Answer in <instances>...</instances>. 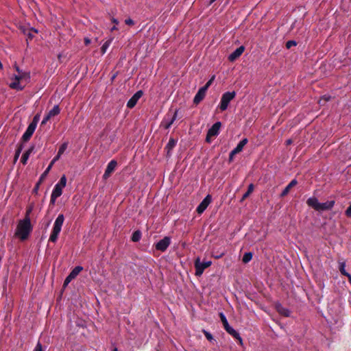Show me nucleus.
<instances>
[{
	"label": "nucleus",
	"mask_w": 351,
	"mask_h": 351,
	"mask_svg": "<svg viewBox=\"0 0 351 351\" xmlns=\"http://www.w3.org/2000/svg\"><path fill=\"white\" fill-rule=\"evenodd\" d=\"M221 126V122L217 121L215 123L210 129H208L206 137V141L207 143H210L211 138L217 136L219 134Z\"/></svg>",
	"instance_id": "obj_6"
},
{
	"label": "nucleus",
	"mask_w": 351,
	"mask_h": 351,
	"mask_svg": "<svg viewBox=\"0 0 351 351\" xmlns=\"http://www.w3.org/2000/svg\"><path fill=\"white\" fill-rule=\"evenodd\" d=\"M141 238V232L140 230H136L133 232L131 240L133 242H138Z\"/></svg>",
	"instance_id": "obj_27"
},
{
	"label": "nucleus",
	"mask_w": 351,
	"mask_h": 351,
	"mask_svg": "<svg viewBox=\"0 0 351 351\" xmlns=\"http://www.w3.org/2000/svg\"><path fill=\"white\" fill-rule=\"evenodd\" d=\"M90 40L88 38H84V43L86 45H88L90 43Z\"/></svg>",
	"instance_id": "obj_49"
},
{
	"label": "nucleus",
	"mask_w": 351,
	"mask_h": 351,
	"mask_svg": "<svg viewBox=\"0 0 351 351\" xmlns=\"http://www.w3.org/2000/svg\"><path fill=\"white\" fill-rule=\"evenodd\" d=\"M237 154H234L233 153V151H231L230 154H229V162H231L233 159H234V156L236 155Z\"/></svg>",
	"instance_id": "obj_48"
},
{
	"label": "nucleus",
	"mask_w": 351,
	"mask_h": 351,
	"mask_svg": "<svg viewBox=\"0 0 351 351\" xmlns=\"http://www.w3.org/2000/svg\"><path fill=\"white\" fill-rule=\"evenodd\" d=\"M202 332L209 341H212L213 340H214L213 335L208 331L203 330Z\"/></svg>",
	"instance_id": "obj_36"
},
{
	"label": "nucleus",
	"mask_w": 351,
	"mask_h": 351,
	"mask_svg": "<svg viewBox=\"0 0 351 351\" xmlns=\"http://www.w3.org/2000/svg\"><path fill=\"white\" fill-rule=\"evenodd\" d=\"M110 41H106L101 47V53L104 54L106 53L107 49L108 48L109 45H110Z\"/></svg>",
	"instance_id": "obj_37"
},
{
	"label": "nucleus",
	"mask_w": 351,
	"mask_h": 351,
	"mask_svg": "<svg viewBox=\"0 0 351 351\" xmlns=\"http://www.w3.org/2000/svg\"><path fill=\"white\" fill-rule=\"evenodd\" d=\"M245 50V47L243 46H240L237 49H236L230 56H228V60L230 62L234 61L237 59L241 54L243 53Z\"/></svg>",
	"instance_id": "obj_17"
},
{
	"label": "nucleus",
	"mask_w": 351,
	"mask_h": 351,
	"mask_svg": "<svg viewBox=\"0 0 351 351\" xmlns=\"http://www.w3.org/2000/svg\"><path fill=\"white\" fill-rule=\"evenodd\" d=\"M346 277L348 278V281L351 284V275L349 274L346 276Z\"/></svg>",
	"instance_id": "obj_51"
},
{
	"label": "nucleus",
	"mask_w": 351,
	"mask_h": 351,
	"mask_svg": "<svg viewBox=\"0 0 351 351\" xmlns=\"http://www.w3.org/2000/svg\"><path fill=\"white\" fill-rule=\"evenodd\" d=\"M296 45L297 43L295 40H289L286 43V47L287 49H290L291 47Z\"/></svg>",
	"instance_id": "obj_40"
},
{
	"label": "nucleus",
	"mask_w": 351,
	"mask_h": 351,
	"mask_svg": "<svg viewBox=\"0 0 351 351\" xmlns=\"http://www.w3.org/2000/svg\"><path fill=\"white\" fill-rule=\"evenodd\" d=\"M330 98H331V97L330 95H323L319 100V104L321 106L324 105L326 102H328L330 99Z\"/></svg>",
	"instance_id": "obj_31"
},
{
	"label": "nucleus",
	"mask_w": 351,
	"mask_h": 351,
	"mask_svg": "<svg viewBox=\"0 0 351 351\" xmlns=\"http://www.w3.org/2000/svg\"><path fill=\"white\" fill-rule=\"evenodd\" d=\"M33 351H43L41 343L38 341Z\"/></svg>",
	"instance_id": "obj_44"
},
{
	"label": "nucleus",
	"mask_w": 351,
	"mask_h": 351,
	"mask_svg": "<svg viewBox=\"0 0 351 351\" xmlns=\"http://www.w3.org/2000/svg\"><path fill=\"white\" fill-rule=\"evenodd\" d=\"M178 140L170 138L169 142L166 145L165 147V150L167 152V156H171V150L176 147L177 144Z\"/></svg>",
	"instance_id": "obj_20"
},
{
	"label": "nucleus",
	"mask_w": 351,
	"mask_h": 351,
	"mask_svg": "<svg viewBox=\"0 0 351 351\" xmlns=\"http://www.w3.org/2000/svg\"><path fill=\"white\" fill-rule=\"evenodd\" d=\"M219 317H220V319L223 324V328L224 329L227 328L228 327L230 326L229 324H228V322L226 319V317L225 316V315L223 313H219Z\"/></svg>",
	"instance_id": "obj_29"
},
{
	"label": "nucleus",
	"mask_w": 351,
	"mask_h": 351,
	"mask_svg": "<svg viewBox=\"0 0 351 351\" xmlns=\"http://www.w3.org/2000/svg\"><path fill=\"white\" fill-rule=\"evenodd\" d=\"M67 147H68V143L67 142H65V143H62L60 145V147H59L58 153H59L60 154L62 155L64 154V152H65V150L66 149Z\"/></svg>",
	"instance_id": "obj_33"
},
{
	"label": "nucleus",
	"mask_w": 351,
	"mask_h": 351,
	"mask_svg": "<svg viewBox=\"0 0 351 351\" xmlns=\"http://www.w3.org/2000/svg\"><path fill=\"white\" fill-rule=\"evenodd\" d=\"M335 204V200H330L324 203H320L318 202L317 198L315 197H309L306 200V204L309 207L319 212L331 210L334 207Z\"/></svg>",
	"instance_id": "obj_2"
},
{
	"label": "nucleus",
	"mask_w": 351,
	"mask_h": 351,
	"mask_svg": "<svg viewBox=\"0 0 351 351\" xmlns=\"http://www.w3.org/2000/svg\"><path fill=\"white\" fill-rule=\"evenodd\" d=\"M32 211V207L27 208L26 210V212H25V215L24 219H26L27 217L28 219H30L29 215H30Z\"/></svg>",
	"instance_id": "obj_42"
},
{
	"label": "nucleus",
	"mask_w": 351,
	"mask_h": 351,
	"mask_svg": "<svg viewBox=\"0 0 351 351\" xmlns=\"http://www.w3.org/2000/svg\"><path fill=\"white\" fill-rule=\"evenodd\" d=\"M216 0H210V4L213 3V2H215Z\"/></svg>",
	"instance_id": "obj_57"
},
{
	"label": "nucleus",
	"mask_w": 351,
	"mask_h": 351,
	"mask_svg": "<svg viewBox=\"0 0 351 351\" xmlns=\"http://www.w3.org/2000/svg\"><path fill=\"white\" fill-rule=\"evenodd\" d=\"M226 331L232 335L235 339L238 341V343L240 345H243V340L242 338L240 337L239 333L236 331L234 328H232L230 326L225 329Z\"/></svg>",
	"instance_id": "obj_19"
},
{
	"label": "nucleus",
	"mask_w": 351,
	"mask_h": 351,
	"mask_svg": "<svg viewBox=\"0 0 351 351\" xmlns=\"http://www.w3.org/2000/svg\"><path fill=\"white\" fill-rule=\"evenodd\" d=\"M125 23L128 25H133L134 24V22L132 19L129 18L125 20Z\"/></svg>",
	"instance_id": "obj_46"
},
{
	"label": "nucleus",
	"mask_w": 351,
	"mask_h": 351,
	"mask_svg": "<svg viewBox=\"0 0 351 351\" xmlns=\"http://www.w3.org/2000/svg\"><path fill=\"white\" fill-rule=\"evenodd\" d=\"M247 142H248L247 138H245L242 139L237 144V147L234 149H232V151H233L234 154H237L240 153L243 150L244 146L247 143Z\"/></svg>",
	"instance_id": "obj_23"
},
{
	"label": "nucleus",
	"mask_w": 351,
	"mask_h": 351,
	"mask_svg": "<svg viewBox=\"0 0 351 351\" xmlns=\"http://www.w3.org/2000/svg\"><path fill=\"white\" fill-rule=\"evenodd\" d=\"M66 178L65 176H62L59 182L55 185L52 193L57 194L58 195H61L62 193V189L66 186Z\"/></svg>",
	"instance_id": "obj_12"
},
{
	"label": "nucleus",
	"mask_w": 351,
	"mask_h": 351,
	"mask_svg": "<svg viewBox=\"0 0 351 351\" xmlns=\"http://www.w3.org/2000/svg\"><path fill=\"white\" fill-rule=\"evenodd\" d=\"M36 128H34V125H28L27 128L26 129L25 132L23 134L21 137V141L23 142H27L28 141L30 138L32 137V134H34Z\"/></svg>",
	"instance_id": "obj_16"
},
{
	"label": "nucleus",
	"mask_w": 351,
	"mask_h": 351,
	"mask_svg": "<svg viewBox=\"0 0 351 351\" xmlns=\"http://www.w3.org/2000/svg\"><path fill=\"white\" fill-rule=\"evenodd\" d=\"M346 263L344 262H342V263H339V271L341 272V274L343 275V276H346L348 274H349V273H348L346 271Z\"/></svg>",
	"instance_id": "obj_32"
},
{
	"label": "nucleus",
	"mask_w": 351,
	"mask_h": 351,
	"mask_svg": "<svg viewBox=\"0 0 351 351\" xmlns=\"http://www.w3.org/2000/svg\"><path fill=\"white\" fill-rule=\"evenodd\" d=\"M275 308H276V310L277 311V312L280 314L281 315L284 316V317H288L290 316V311L284 307L280 303H277L275 305Z\"/></svg>",
	"instance_id": "obj_18"
},
{
	"label": "nucleus",
	"mask_w": 351,
	"mask_h": 351,
	"mask_svg": "<svg viewBox=\"0 0 351 351\" xmlns=\"http://www.w3.org/2000/svg\"><path fill=\"white\" fill-rule=\"evenodd\" d=\"M29 74L28 73H23L21 75H15V80L10 84V87L17 90H22L25 86H22L20 83V81L25 78L29 79Z\"/></svg>",
	"instance_id": "obj_7"
},
{
	"label": "nucleus",
	"mask_w": 351,
	"mask_h": 351,
	"mask_svg": "<svg viewBox=\"0 0 351 351\" xmlns=\"http://www.w3.org/2000/svg\"><path fill=\"white\" fill-rule=\"evenodd\" d=\"M34 37V35L32 34V33H28L27 34V38L29 39V40H32Z\"/></svg>",
	"instance_id": "obj_50"
},
{
	"label": "nucleus",
	"mask_w": 351,
	"mask_h": 351,
	"mask_svg": "<svg viewBox=\"0 0 351 351\" xmlns=\"http://www.w3.org/2000/svg\"><path fill=\"white\" fill-rule=\"evenodd\" d=\"M170 244V237H165L162 239L160 240L158 242L156 243L155 248L160 252H165L167 250Z\"/></svg>",
	"instance_id": "obj_10"
},
{
	"label": "nucleus",
	"mask_w": 351,
	"mask_h": 351,
	"mask_svg": "<svg viewBox=\"0 0 351 351\" xmlns=\"http://www.w3.org/2000/svg\"><path fill=\"white\" fill-rule=\"evenodd\" d=\"M253 257V253L251 252H245L243 256L242 261L243 263H249Z\"/></svg>",
	"instance_id": "obj_28"
},
{
	"label": "nucleus",
	"mask_w": 351,
	"mask_h": 351,
	"mask_svg": "<svg viewBox=\"0 0 351 351\" xmlns=\"http://www.w3.org/2000/svg\"><path fill=\"white\" fill-rule=\"evenodd\" d=\"M212 197L210 195H207L204 199L201 202L196 208V211L198 214H202L210 204Z\"/></svg>",
	"instance_id": "obj_13"
},
{
	"label": "nucleus",
	"mask_w": 351,
	"mask_h": 351,
	"mask_svg": "<svg viewBox=\"0 0 351 351\" xmlns=\"http://www.w3.org/2000/svg\"><path fill=\"white\" fill-rule=\"evenodd\" d=\"M38 121H39V115L36 114V116H34L32 121L29 123V125H34V128H36L37 123H38Z\"/></svg>",
	"instance_id": "obj_38"
},
{
	"label": "nucleus",
	"mask_w": 351,
	"mask_h": 351,
	"mask_svg": "<svg viewBox=\"0 0 351 351\" xmlns=\"http://www.w3.org/2000/svg\"><path fill=\"white\" fill-rule=\"evenodd\" d=\"M117 166V162L115 160H110L105 170V172L103 175V179L107 180L111 174L114 171L116 167Z\"/></svg>",
	"instance_id": "obj_11"
},
{
	"label": "nucleus",
	"mask_w": 351,
	"mask_h": 351,
	"mask_svg": "<svg viewBox=\"0 0 351 351\" xmlns=\"http://www.w3.org/2000/svg\"><path fill=\"white\" fill-rule=\"evenodd\" d=\"M60 112V109L58 105L53 106V108L49 111L47 114L51 118L59 114Z\"/></svg>",
	"instance_id": "obj_25"
},
{
	"label": "nucleus",
	"mask_w": 351,
	"mask_h": 351,
	"mask_svg": "<svg viewBox=\"0 0 351 351\" xmlns=\"http://www.w3.org/2000/svg\"><path fill=\"white\" fill-rule=\"evenodd\" d=\"M345 215L348 217H351V204H350V206L347 208V209L345 211Z\"/></svg>",
	"instance_id": "obj_43"
},
{
	"label": "nucleus",
	"mask_w": 351,
	"mask_h": 351,
	"mask_svg": "<svg viewBox=\"0 0 351 351\" xmlns=\"http://www.w3.org/2000/svg\"><path fill=\"white\" fill-rule=\"evenodd\" d=\"M83 270V267L82 266H76L74 267L70 274L66 276L64 281L63 287H66L70 282L75 278L80 271Z\"/></svg>",
	"instance_id": "obj_9"
},
{
	"label": "nucleus",
	"mask_w": 351,
	"mask_h": 351,
	"mask_svg": "<svg viewBox=\"0 0 351 351\" xmlns=\"http://www.w3.org/2000/svg\"><path fill=\"white\" fill-rule=\"evenodd\" d=\"M298 184V181L296 179L292 180L288 185L283 189L280 194V197H283L288 195L290 190Z\"/></svg>",
	"instance_id": "obj_21"
},
{
	"label": "nucleus",
	"mask_w": 351,
	"mask_h": 351,
	"mask_svg": "<svg viewBox=\"0 0 351 351\" xmlns=\"http://www.w3.org/2000/svg\"><path fill=\"white\" fill-rule=\"evenodd\" d=\"M206 92V88L201 87L193 98V104L195 105L199 104L204 99Z\"/></svg>",
	"instance_id": "obj_15"
},
{
	"label": "nucleus",
	"mask_w": 351,
	"mask_h": 351,
	"mask_svg": "<svg viewBox=\"0 0 351 351\" xmlns=\"http://www.w3.org/2000/svg\"><path fill=\"white\" fill-rule=\"evenodd\" d=\"M34 145H32L23 155L21 159V162L23 163V165H26L27 160L30 156V154L34 152Z\"/></svg>",
	"instance_id": "obj_22"
},
{
	"label": "nucleus",
	"mask_w": 351,
	"mask_h": 351,
	"mask_svg": "<svg viewBox=\"0 0 351 351\" xmlns=\"http://www.w3.org/2000/svg\"><path fill=\"white\" fill-rule=\"evenodd\" d=\"M112 351H118L117 348L116 347H114L112 349Z\"/></svg>",
	"instance_id": "obj_55"
},
{
	"label": "nucleus",
	"mask_w": 351,
	"mask_h": 351,
	"mask_svg": "<svg viewBox=\"0 0 351 351\" xmlns=\"http://www.w3.org/2000/svg\"><path fill=\"white\" fill-rule=\"evenodd\" d=\"M62 155L60 154L59 153L57 154V155L53 158V160L51 161L50 164L49 165H50L51 167L53 165V164L60 159V156Z\"/></svg>",
	"instance_id": "obj_41"
},
{
	"label": "nucleus",
	"mask_w": 351,
	"mask_h": 351,
	"mask_svg": "<svg viewBox=\"0 0 351 351\" xmlns=\"http://www.w3.org/2000/svg\"><path fill=\"white\" fill-rule=\"evenodd\" d=\"M40 184L41 183H39V181H38V182L36 184L34 188L33 189V191H32L33 193L36 194L38 193V191L39 189V186Z\"/></svg>",
	"instance_id": "obj_45"
},
{
	"label": "nucleus",
	"mask_w": 351,
	"mask_h": 351,
	"mask_svg": "<svg viewBox=\"0 0 351 351\" xmlns=\"http://www.w3.org/2000/svg\"><path fill=\"white\" fill-rule=\"evenodd\" d=\"M225 254V252L223 251L221 252H213L212 254V256L216 259H219L221 258L223 256H224Z\"/></svg>",
	"instance_id": "obj_35"
},
{
	"label": "nucleus",
	"mask_w": 351,
	"mask_h": 351,
	"mask_svg": "<svg viewBox=\"0 0 351 351\" xmlns=\"http://www.w3.org/2000/svg\"><path fill=\"white\" fill-rule=\"evenodd\" d=\"M254 186L253 184H250L248 186L247 191L243 195L241 202L244 201L245 199H247L251 193L254 191Z\"/></svg>",
	"instance_id": "obj_24"
},
{
	"label": "nucleus",
	"mask_w": 351,
	"mask_h": 351,
	"mask_svg": "<svg viewBox=\"0 0 351 351\" xmlns=\"http://www.w3.org/2000/svg\"><path fill=\"white\" fill-rule=\"evenodd\" d=\"M16 71H17L18 72H19V68H18V67H16Z\"/></svg>",
	"instance_id": "obj_58"
},
{
	"label": "nucleus",
	"mask_w": 351,
	"mask_h": 351,
	"mask_svg": "<svg viewBox=\"0 0 351 351\" xmlns=\"http://www.w3.org/2000/svg\"><path fill=\"white\" fill-rule=\"evenodd\" d=\"M64 221V216L63 214H60L56 219L55 220L53 227L51 233L49 237V241L53 243H56L58 235L61 231L62 226Z\"/></svg>",
	"instance_id": "obj_3"
},
{
	"label": "nucleus",
	"mask_w": 351,
	"mask_h": 351,
	"mask_svg": "<svg viewBox=\"0 0 351 351\" xmlns=\"http://www.w3.org/2000/svg\"><path fill=\"white\" fill-rule=\"evenodd\" d=\"M51 167L50 165H49L47 167V168L45 169V171L41 174V176L38 180L39 183H42L43 182V180L45 179L46 176L49 173V171L51 170Z\"/></svg>",
	"instance_id": "obj_30"
},
{
	"label": "nucleus",
	"mask_w": 351,
	"mask_h": 351,
	"mask_svg": "<svg viewBox=\"0 0 351 351\" xmlns=\"http://www.w3.org/2000/svg\"><path fill=\"white\" fill-rule=\"evenodd\" d=\"M3 68V64L1 63V62L0 61V69H1Z\"/></svg>",
	"instance_id": "obj_56"
},
{
	"label": "nucleus",
	"mask_w": 351,
	"mask_h": 351,
	"mask_svg": "<svg viewBox=\"0 0 351 351\" xmlns=\"http://www.w3.org/2000/svg\"><path fill=\"white\" fill-rule=\"evenodd\" d=\"M215 75H213L211 78L206 83V84L202 86V88H206V90L208 89V88L211 86L213 81L215 80Z\"/></svg>",
	"instance_id": "obj_34"
},
{
	"label": "nucleus",
	"mask_w": 351,
	"mask_h": 351,
	"mask_svg": "<svg viewBox=\"0 0 351 351\" xmlns=\"http://www.w3.org/2000/svg\"><path fill=\"white\" fill-rule=\"evenodd\" d=\"M112 23H115V24H118L119 23V21H117V19H112Z\"/></svg>",
	"instance_id": "obj_52"
},
{
	"label": "nucleus",
	"mask_w": 351,
	"mask_h": 351,
	"mask_svg": "<svg viewBox=\"0 0 351 351\" xmlns=\"http://www.w3.org/2000/svg\"><path fill=\"white\" fill-rule=\"evenodd\" d=\"M59 197H60V195L55 194L53 193H51V199H50V204L53 205L56 202V199Z\"/></svg>",
	"instance_id": "obj_39"
},
{
	"label": "nucleus",
	"mask_w": 351,
	"mask_h": 351,
	"mask_svg": "<svg viewBox=\"0 0 351 351\" xmlns=\"http://www.w3.org/2000/svg\"><path fill=\"white\" fill-rule=\"evenodd\" d=\"M236 93L234 91L232 92H226L224 93L221 98L220 104L219 105V108L221 111L226 110L230 102L235 97Z\"/></svg>",
	"instance_id": "obj_4"
},
{
	"label": "nucleus",
	"mask_w": 351,
	"mask_h": 351,
	"mask_svg": "<svg viewBox=\"0 0 351 351\" xmlns=\"http://www.w3.org/2000/svg\"><path fill=\"white\" fill-rule=\"evenodd\" d=\"M115 29H117L116 26H113V27L111 28V31H114V30H115Z\"/></svg>",
	"instance_id": "obj_54"
},
{
	"label": "nucleus",
	"mask_w": 351,
	"mask_h": 351,
	"mask_svg": "<svg viewBox=\"0 0 351 351\" xmlns=\"http://www.w3.org/2000/svg\"><path fill=\"white\" fill-rule=\"evenodd\" d=\"M23 149V145L22 143H19L17 145V147H16L14 157V162H16L19 159V157Z\"/></svg>",
	"instance_id": "obj_26"
},
{
	"label": "nucleus",
	"mask_w": 351,
	"mask_h": 351,
	"mask_svg": "<svg viewBox=\"0 0 351 351\" xmlns=\"http://www.w3.org/2000/svg\"><path fill=\"white\" fill-rule=\"evenodd\" d=\"M177 115H178V110H176L173 112V115L171 117H169V114H167L165 117V118L163 119V120L162 121V122L160 123V126L166 130L169 129L171 126V125L173 123L175 120L176 119Z\"/></svg>",
	"instance_id": "obj_8"
},
{
	"label": "nucleus",
	"mask_w": 351,
	"mask_h": 351,
	"mask_svg": "<svg viewBox=\"0 0 351 351\" xmlns=\"http://www.w3.org/2000/svg\"><path fill=\"white\" fill-rule=\"evenodd\" d=\"M50 119H51V117L49 116V114H47L46 116L43 119V121L41 122V125L45 124Z\"/></svg>",
	"instance_id": "obj_47"
},
{
	"label": "nucleus",
	"mask_w": 351,
	"mask_h": 351,
	"mask_svg": "<svg viewBox=\"0 0 351 351\" xmlns=\"http://www.w3.org/2000/svg\"><path fill=\"white\" fill-rule=\"evenodd\" d=\"M143 93L142 90H138L137 92H136L133 96L128 100V103H127V107L128 108H133L137 101H138V99L142 97Z\"/></svg>",
	"instance_id": "obj_14"
},
{
	"label": "nucleus",
	"mask_w": 351,
	"mask_h": 351,
	"mask_svg": "<svg viewBox=\"0 0 351 351\" xmlns=\"http://www.w3.org/2000/svg\"><path fill=\"white\" fill-rule=\"evenodd\" d=\"M286 143H287V145H290V144H291L292 141H291V139H288V140L286 141Z\"/></svg>",
	"instance_id": "obj_53"
},
{
	"label": "nucleus",
	"mask_w": 351,
	"mask_h": 351,
	"mask_svg": "<svg viewBox=\"0 0 351 351\" xmlns=\"http://www.w3.org/2000/svg\"><path fill=\"white\" fill-rule=\"evenodd\" d=\"M212 264L211 261H205L201 263L200 258L197 257L194 263V266L195 269V276H200L203 274L205 269L210 267Z\"/></svg>",
	"instance_id": "obj_5"
},
{
	"label": "nucleus",
	"mask_w": 351,
	"mask_h": 351,
	"mask_svg": "<svg viewBox=\"0 0 351 351\" xmlns=\"http://www.w3.org/2000/svg\"><path fill=\"white\" fill-rule=\"evenodd\" d=\"M32 230L31 220L26 219L19 220L16 230L15 236L20 238L21 240H26Z\"/></svg>",
	"instance_id": "obj_1"
}]
</instances>
